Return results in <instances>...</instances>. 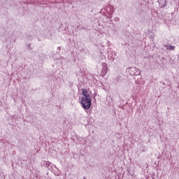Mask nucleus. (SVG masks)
I'll return each instance as SVG.
<instances>
[{"instance_id":"2eb2a0df","label":"nucleus","mask_w":179,"mask_h":179,"mask_svg":"<svg viewBox=\"0 0 179 179\" xmlns=\"http://www.w3.org/2000/svg\"><path fill=\"white\" fill-rule=\"evenodd\" d=\"M82 29H85V27H83Z\"/></svg>"},{"instance_id":"9d476101","label":"nucleus","mask_w":179,"mask_h":179,"mask_svg":"<svg viewBox=\"0 0 179 179\" xmlns=\"http://www.w3.org/2000/svg\"><path fill=\"white\" fill-rule=\"evenodd\" d=\"M120 108H122V110H124V108H123V106H120Z\"/></svg>"},{"instance_id":"423d86ee","label":"nucleus","mask_w":179,"mask_h":179,"mask_svg":"<svg viewBox=\"0 0 179 179\" xmlns=\"http://www.w3.org/2000/svg\"><path fill=\"white\" fill-rule=\"evenodd\" d=\"M159 6H160V8H166V6H167V3H166V0L164 1V3H159Z\"/></svg>"},{"instance_id":"4468645a","label":"nucleus","mask_w":179,"mask_h":179,"mask_svg":"<svg viewBox=\"0 0 179 179\" xmlns=\"http://www.w3.org/2000/svg\"><path fill=\"white\" fill-rule=\"evenodd\" d=\"M83 179H87V178H86V177L84 176V177H83Z\"/></svg>"},{"instance_id":"9b49d317","label":"nucleus","mask_w":179,"mask_h":179,"mask_svg":"<svg viewBox=\"0 0 179 179\" xmlns=\"http://www.w3.org/2000/svg\"><path fill=\"white\" fill-rule=\"evenodd\" d=\"M57 50H61V48L58 47V48H57Z\"/></svg>"},{"instance_id":"f8f14e48","label":"nucleus","mask_w":179,"mask_h":179,"mask_svg":"<svg viewBox=\"0 0 179 179\" xmlns=\"http://www.w3.org/2000/svg\"><path fill=\"white\" fill-rule=\"evenodd\" d=\"M113 59V57H109V59Z\"/></svg>"},{"instance_id":"6e6552de","label":"nucleus","mask_w":179,"mask_h":179,"mask_svg":"<svg viewBox=\"0 0 179 179\" xmlns=\"http://www.w3.org/2000/svg\"><path fill=\"white\" fill-rule=\"evenodd\" d=\"M121 79V76H117L116 78H115V82L116 83H118Z\"/></svg>"},{"instance_id":"7ed1b4c3","label":"nucleus","mask_w":179,"mask_h":179,"mask_svg":"<svg viewBox=\"0 0 179 179\" xmlns=\"http://www.w3.org/2000/svg\"><path fill=\"white\" fill-rule=\"evenodd\" d=\"M108 71V66H107L106 63H102V70L101 76L104 78L106 75H107V72Z\"/></svg>"},{"instance_id":"f03ea898","label":"nucleus","mask_w":179,"mask_h":179,"mask_svg":"<svg viewBox=\"0 0 179 179\" xmlns=\"http://www.w3.org/2000/svg\"><path fill=\"white\" fill-rule=\"evenodd\" d=\"M127 71L131 76H139L141 75V70L136 69V67H129Z\"/></svg>"},{"instance_id":"20e7f679","label":"nucleus","mask_w":179,"mask_h":179,"mask_svg":"<svg viewBox=\"0 0 179 179\" xmlns=\"http://www.w3.org/2000/svg\"><path fill=\"white\" fill-rule=\"evenodd\" d=\"M164 47L166 48V50L169 51H174L176 50V46L171 45H165Z\"/></svg>"},{"instance_id":"1a4fd4ad","label":"nucleus","mask_w":179,"mask_h":179,"mask_svg":"<svg viewBox=\"0 0 179 179\" xmlns=\"http://www.w3.org/2000/svg\"><path fill=\"white\" fill-rule=\"evenodd\" d=\"M27 48L29 51H31V50H33V48H31V43H29L27 45Z\"/></svg>"},{"instance_id":"39448f33","label":"nucleus","mask_w":179,"mask_h":179,"mask_svg":"<svg viewBox=\"0 0 179 179\" xmlns=\"http://www.w3.org/2000/svg\"><path fill=\"white\" fill-rule=\"evenodd\" d=\"M43 167L48 168L50 166H51V162L49 161H43Z\"/></svg>"},{"instance_id":"ddd939ff","label":"nucleus","mask_w":179,"mask_h":179,"mask_svg":"<svg viewBox=\"0 0 179 179\" xmlns=\"http://www.w3.org/2000/svg\"><path fill=\"white\" fill-rule=\"evenodd\" d=\"M111 59V61H114V58H112V59Z\"/></svg>"},{"instance_id":"f257e3e1","label":"nucleus","mask_w":179,"mask_h":179,"mask_svg":"<svg viewBox=\"0 0 179 179\" xmlns=\"http://www.w3.org/2000/svg\"><path fill=\"white\" fill-rule=\"evenodd\" d=\"M81 106L84 110H89L92 107V95L86 89H82Z\"/></svg>"},{"instance_id":"0eeeda50","label":"nucleus","mask_w":179,"mask_h":179,"mask_svg":"<svg viewBox=\"0 0 179 179\" xmlns=\"http://www.w3.org/2000/svg\"><path fill=\"white\" fill-rule=\"evenodd\" d=\"M38 57H39V58H44V57H45L44 52L43 51L39 52Z\"/></svg>"}]
</instances>
